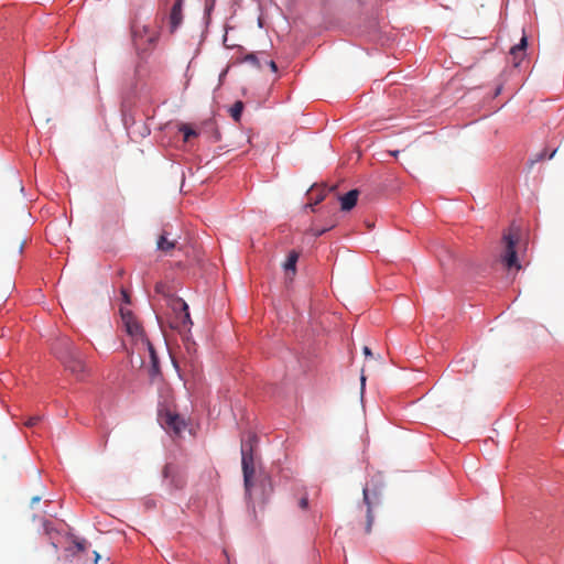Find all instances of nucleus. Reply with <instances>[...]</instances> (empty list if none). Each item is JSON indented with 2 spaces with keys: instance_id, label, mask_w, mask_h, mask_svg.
I'll return each instance as SVG.
<instances>
[{
  "instance_id": "obj_15",
  "label": "nucleus",
  "mask_w": 564,
  "mask_h": 564,
  "mask_svg": "<svg viewBox=\"0 0 564 564\" xmlns=\"http://www.w3.org/2000/svg\"><path fill=\"white\" fill-rule=\"evenodd\" d=\"M181 131L184 134V141H188L192 137L196 135V132L191 127L185 124L181 128Z\"/></svg>"
},
{
  "instance_id": "obj_14",
  "label": "nucleus",
  "mask_w": 564,
  "mask_h": 564,
  "mask_svg": "<svg viewBox=\"0 0 564 564\" xmlns=\"http://www.w3.org/2000/svg\"><path fill=\"white\" fill-rule=\"evenodd\" d=\"M242 62L250 63L257 68H261L259 57L256 53H249L243 56Z\"/></svg>"
},
{
  "instance_id": "obj_17",
  "label": "nucleus",
  "mask_w": 564,
  "mask_h": 564,
  "mask_svg": "<svg viewBox=\"0 0 564 564\" xmlns=\"http://www.w3.org/2000/svg\"><path fill=\"white\" fill-rule=\"evenodd\" d=\"M317 189L312 188L310 192V195L313 196ZM321 193L315 198V204H318L324 199L325 196V189H318Z\"/></svg>"
},
{
  "instance_id": "obj_7",
  "label": "nucleus",
  "mask_w": 564,
  "mask_h": 564,
  "mask_svg": "<svg viewBox=\"0 0 564 564\" xmlns=\"http://www.w3.org/2000/svg\"><path fill=\"white\" fill-rule=\"evenodd\" d=\"M177 246V239L170 238L169 232L166 230H163L162 235L159 237L156 241V247L160 251H163L165 253L172 251Z\"/></svg>"
},
{
  "instance_id": "obj_13",
  "label": "nucleus",
  "mask_w": 564,
  "mask_h": 564,
  "mask_svg": "<svg viewBox=\"0 0 564 564\" xmlns=\"http://www.w3.org/2000/svg\"><path fill=\"white\" fill-rule=\"evenodd\" d=\"M243 102L238 100L236 101L231 107H230V116L231 118L236 121V122H239L240 121V118H241V113H242V110H243Z\"/></svg>"
},
{
  "instance_id": "obj_29",
  "label": "nucleus",
  "mask_w": 564,
  "mask_h": 564,
  "mask_svg": "<svg viewBox=\"0 0 564 564\" xmlns=\"http://www.w3.org/2000/svg\"><path fill=\"white\" fill-rule=\"evenodd\" d=\"M174 3H180V6H183V0H175Z\"/></svg>"
},
{
  "instance_id": "obj_11",
  "label": "nucleus",
  "mask_w": 564,
  "mask_h": 564,
  "mask_svg": "<svg viewBox=\"0 0 564 564\" xmlns=\"http://www.w3.org/2000/svg\"><path fill=\"white\" fill-rule=\"evenodd\" d=\"M300 253L295 250L289 252L285 262L283 263V269L286 275L291 274L293 278L296 273V262L299 260Z\"/></svg>"
},
{
  "instance_id": "obj_8",
  "label": "nucleus",
  "mask_w": 564,
  "mask_h": 564,
  "mask_svg": "<svg viewBox=\"0 0 564 564\" xmlns=\"http://www.w3.org/2000/svg\"><path fill=\"white\" fill-rule=\"evenodd\" d=\"M183 21L182 6L174 3L169 15L170 31L174 32Z\"/></svg>"
},
{
  "instance_id": "obj_34",
  "label": "nucleus",
  "mask_w": 564,
  "mask_h": 564,
  "mask_svg": "<svg viewBox=\"0 0 564 564\" xmlns=\"http://www.w3.org/2000/svg\"><path fill=\"white\" fill-rule=\"evenodd\" d=\"M265 479H267V481H270V478H267V476H263L262 481H264Z\"/></svg>"
},
{
  "instance_id": "obj_3",
  "label": "nucleus",
  "mask_w": 564,
  "mask_h": 564,
  "mask_svg": "<svg viewBox=\"0 0 564 564\" xmlns=\"http://www.w3.org/2000/svg\"><path fill=\"white\" fill-rule=\"evenodd\" d=\"M257 442V436L250 434L247 442L241 443V465L243 473L245 491L248 497H251L252 489L256 484V466L253 458V443Z\"/></svg>"
},
{
  "instance_id": "obj_12",
  "label": "nucleus",
  "mask_w": 564,
  "mask_h": 564,
  "mask_svg": "<svg viewBox=\"0 0 564 564\" xmlns=\"http://www.w3.org/2000/svg\"><path fill=\"white\" fill-rule=\"evenodd\" d=\"M359 192L351 189L347 194L340 197V205L343 210H350L357 203Z\"/></svg>"
},
{
  "instance_id": "obj_18",
  "label": "nucleus",
  "mask_w": 564,
  "mask_h": 564,
  "mask_svg": "<svg viewBox=\"0 0 564 564\" xmlns=\"http://www.w3.org/2000/svg\"><path fill=\"white\" fill-rule=\"evenodd\" d=\"M299 507L303 510H306L307 507H308V499L307 497H302L300 500H299Z\"/></svg>"
},
{
  "instance_id": "obj_1",
  "label": "nucleus",
  "mask_w": 564,
  "mask_h": 564,
  "mask_svg": "<svg viewBox=\"0 0 564 564\" xmlns=\"http://www.w3.org/2000/svg\"><path fill=\"white\" fill-rule=\"evenodd\" d=\"M55 352L65 368L74 375L77 379H83L86 372V365L80 356V352L73 345V343L64 338L55 347Z\"/></svg>"
},
{
  "instance_id": "obj_25",
  "label": "nucleus",
  "mask_w": 564,
  "mask_h": 564,
  "mask_svg": "<svg viewBox=\"0 0 564 564\" xmlns=\"http://www.w3.org/2000/svg\"><path fill=\"white\" fill-rule=\"evenodd\" d=\"M360 381H361V389H364L365 382H366V377L364 376V373H361Z\"/></svg>"
},
{
  "instance_id": "obj_33",
  "label": "nucleus",
  "mask_w": 564,
  "mask_h": 564,
  "mask_svg": "<svg viewBox=\"0 0 564 564\" xmlns=\"http://www.w3.org/2000/svg\"><path fill=\"white\" fill-rule=\"evenodd\" d=\"M265 479H267V481H270V478H267V476H263L262 481H264Z\"/></svg>"
},
{
  "instance_id": "obj_26",
  "label": "nucleus",
  "mask_w": 564,
  "mask_h": 564,
  "mask_svg": "<svg viewBox=\"0 0 564 564\" xmlns=\"http://www.w3.org/2000/svg\"><path fill=\"white\" fill-rule=\"evenodd\" d=\"M76 546H77V549H78L79 551L84 550V545H83V543H80V542H77V543H76Z\"/></svg>"
},
{
  "instance_id": "obj_19",
  "label": "nucleus",
  "mask_w": 564,
  "mask_h": 564,
  "mask_svg": "<svg viewBox=\"0 0 564 564\" xmlns=\"http://www.w3.org/2000/svg\"><path fill=\"white\" fill-rule=\"evenodd\" d=\"M334 225H332L330 227L328 228H323V229H313V235L315 237H319L322 236L324 232H326L328 229H330Z\"/></svg>"
},
{
  "instance_id": "obj_31",
  "label": "nucleus",
  "mask_w": 564,
  "mask_h": 564,
  "mask_svg": "<svg viewBox=\"0 0 564 564\" xmlns=\"http://www.w3.org/2000/svg\"><path fill=\"white\" fill-rule=\"evenodd\" d=\"M555 154V151H553L550 155H549V159H552Z\"/></svg>"
},
{
  "instance_id": "obj_23",
  "label": "nucleus",
  "mask_w": 564,
  "mask_h": 564,
  "mask_svg": "<svg viewBox=\"0 0 564 564\" xmlns=\"http://www.w3.org/2000/svg\"><path fill=\"white\" fill-rule=\"evenodd\" d=\"M364 354H365L366 356H372V352H371L370 348H369V347H367V346H365V347H364Z\"/></svg>"
},
{
  "instance_id": "obj_5",
  "label": "nucleus",
  "mask_w": 564,
  "mask_h": 564,
  "mask_svg": "<svg viewBox=\"0 0 564 564\" xmlns=\"http://www.w3.org/2000/svg\"><path fill=\"white\" fill-rule=\"evenodd\" d=\"M362 495L364 502L367 506L365 533L369 534L373 523L372 508L380 503L381 491L380 488L376 485H366L362 490Z\"/></svg>"
},
{
  "instance_id": "obj_32",
  "label": "nucleus",
  "mask_w": 564,
  "mask_h": 564,
  "mask_svg": "<svg viewBox=\"0 0 564 564\" xmlns=\"http://www.w3.org/2000/svg\"><path fill=\"white\" fill-rule=\"evenodd\" d=\"M155 289H156L158 292H160L161 291V285L158 284Z\"/></svg>"
},
{
  "instance_id": "obj_20",
  "label": "nucleus",
  "mask_w": 564,
  "mask_h": 564,
  "mask_svg": "<svg viewBox=\"0 0 564 564\" xmlns=\"http://www.w3.org/2000/svg\"><path fill=\"white\" fill-rule=\"evenodd\" d=\"M121 296L126 304H130V295L124 289L121 290Z\"/></svg>"
},
{
  "instance_id": "obj_22",
  "label": "nucleus",
  "mask_w": 564,
  "mask_h": 564,
  "mask_svg": "<svg viewBox=\"0 0 564 564\" xmlns=\"http://www.w3.org/2000/svg\"><path fill=\"white\" fill-rule=\"evenodd\" d=\"M268 65H269V67L271 68L272 72H274V73L278 72V66H276L274 61L268 62Z\"/></svg>"
},
{
  "instance_id": "obj_21",
  "label": "nucleus",
  "mask_w": 564,
  "mask_h": 564,
  "mask_svg": "<svg viewBox=\"0 0 564 564\" xmlns=\"http://www.w3.org/2000/svg\"><path fill=\"white\" fill-rule=\"evenodd\" d=\"M215 1L216 0H206V11L207 12H209L213 9Z\"/></svg>"
},
{
  "instance_id": "obj_24",
  "label": "nucleus",
  "mask_w": 564,
  "mask_h": 564,
  "mask_svg": "<svg viewBox=\"0 0 564 564\" xmlns=\"http://www.w3.org/2000/svg\"><path fill=\"white\" fill-rule=\"evenodd\" d=\"M543 158H544V153L539 154V155H538V158H536L535 160H532V161H531V164H533V163H535V162H538V161L542 160Z\"/></svg>"
},
{
  "instance_id": "obj_27",
  "label": "nucleus",
  "mask_w": 564,
  "mask_h": 564,
  "mask_svg": "<svg viewBox=\"0 0 564 564\" xmlns=\"http://www.w3.org/2000/svg\"><path fill=\"white\" fill-rule=\"evenodd\" d=\"M94 554H95V561L97 562L100 558V555L98 552H94Z\"/></svg>"
},
{
  "instance_id": "obj_30",
  "label": "nucleus",
  "mask_w": 564,
  "mask_h": 564,
  "mask_svg": "<svg viewBox=\"0 0 564 564\" xmlns=\"http://www.w3.org/2000/svg\"><path fill=\"white\" fill-rule=\"evenodd\" d=\"M167 473H169V467L166 466L164 469V475L167 476Z\"/></svg>"
},
{
  "instance_id": "obj_9",
  "label": "nucleus",
  "mask_w": 564,
  "mask_h": 564,
  "mask_svg": "<svg viewBox=\"0 0 564 564\" xmlns=\"http://www.w3.org/2000/svg\"><path fill=\"white\" fill-rule=\"evenodd\" d=\"M162 424L175 433H180L184 426L180 416L170 412L162 417Z\"/></svg>"
},
{
  "instance_id": "obj_4",
  "label": "nucleus",
  "mask_w": 564,
  "mask_h": 564,
  "mask_svg": "<svg viewBox=\"0 0 564 564\" xmlns=\"http://www.w3.org/2000/svg\"><path fill=\"white\" fill-rule=\"evenodd\" d=\"M518 240V235L512 232V229L505 232L502 236V241L505 243V250L501 254L502 263L508 268H516L517 270L521 269V265L518 262L517 251H516V242Z\"/></svg>"
},
{
  "instance_id": "obj_10",
  "label": "nucleus",
  "mask_w": 564,
  "mask_h": 564,
  "mask_svg": "<svg viewBox=\"0 0 564 564\" xmlns=\"http://www.w3.org/2000/svg\"><path fill=\"white\" fill-rule=\"evenodd\" d=\"M527 45V36L523 35L520 40V43L510 48V55L513 57V63L516 66H518L520 61H522Z\"/></svg>"
},
{
  "instance_id": "obj_28",
  "label": "nucleus",
  "mask_w": 564,
  "mask_h": 564,
  "mask_svg": "<svg viewBox=\"0 0 564 564\" xmlns=\"http://www.w3.org/2000/svg\"><path fill=\"white\" fill-rule=\"evenodd\" d=\"M39 501H40V497H34V498L32 499V503H36V502H39Z\"/></svg>"
},
{
  "instance_id": "obj_6",
  "label": "nucleus",
  "mask_w": 564,
  "mask_h": 564,
  "mask_svg": "<svg viewBox=\"0 0 564 564\" xmlns=\"http://www.w3.org/2000/svg\"><path fill=\"white\" fill-rule=\"evenodd\" d=\"M172 310L177 313V327H187L192 325L188 305L183 299L176 297L171 302Z\"/></svg>"
},
{
  "instance_id": "obj_2",
  "label": "nucleus",
  "mask_w": 564,
  "mask_h": 564,
  "mask_svg": "<svg viewBox=\"0 0 564 564\" xmlns=\"http://www.w3.org/2000/svg\"><path fill=\"white\" fill-rule=\"evenodd\" d=\"M120 315L127 334L137 343L140 341L149 350L153 364V371H158V358L152 344L145 338L142 325L128 308L121 307Z\"/></svg>"
},
{
  "instance_id": "obj_16",
  "label": "nucleus",
  "mask_w": 564,
  "mask_h": 564,
  "mask_svg": "<svg viewBox=\"0 0 564 564\" xmlns=\"http://www.w3.org/2000/svg\"><path fill=\"white\" fill-rule=\"evenodd\" d=\"M41 421V416L34 415L30 416L28 421L25 422V425L29 427L35 426Z\"/></svg>"
}]
</instances>
